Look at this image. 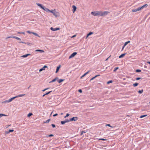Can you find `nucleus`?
Returning <instances> with one entry per match:
<instances>
[{
  "instance_id": "obj_1",
  "label": "nucleus",
  "mask_w": 150,
  "mask_h": 150,
  "mask_svg": "<svg viewBox=\"0 0 150 150\" xmlns=\"http://www.w3.org/2000/svg\"><path fill=\"white\" fill-rule=\"evenodd\" d=\"M109 13V12L108 11H95L92 12L91 14L94 16H105L108 15Z\"/></svg>"
},
{
  "instance_id": "obj_2",
  "label": "nucleus",
  "mask_w": 150,
  "mask_h": 150,
  "mask_svg": "<svg viewBox=\"0 0 150 150\" xmlns=\"http://www.w3.org/2000/svg\"><path fill=\"white\" fill-rule=\"evenodd\" d=\"M47 13L51 12L53 14L55 17H57L59 16L58 12H56L55 10H44Z\"/></svg>"
},
{
  "instance_id": "obj_3",
  "label": "nucleus",
  "mask_w": 150,
  "mask_h": 150,
  "mask_svg": "<svg viewBox=\"0 0 150 150\" xmlns=\"http://www.w3.org/2000/svg\"><path fill=\"white\" fill-rule=\"evenodd\" d=\"M16 98V96L14 97H12L10 99H9L8 100H6L5 101H4L2 102V103H8L11 102L13 100H14L15 98Z\"/></svg>"
},
{
  "instance_id": "obj_4",
  "label": "nucleus",
  "mask_w": 150,
  "mask_h": 150,
  "mask_svg": "<svg viewBox=\"0 0 150 150\" xmlns=\"http://www.w3.org/2000/svg\"><path fill=\"white\" fill-rule=\"evenodd\" d=\"M77 54V52H74L69 57V59L74 57Z\"/></svg>"
},
{
  "instance_id": "obj_5",
  "label": "nucleus",
  "mask_w": 150,
  "mask_h": 150,
  "mask_svg": "<svg viewBox=\"0 0 150 150\" xmlns=\"http://www.w3.org/2000/svg\"><path fill=\"white\" fill-rule=\"evenodd\" d=\"M78 119V118L77 117H73L70 118V121H75L77 120Z\"/></svg>"
},
{
  "instance_id": "obj_6",
  "label": "nucleus",
  "mask_w": 150,
  "mask_h": 150,
  "mask_svg": "<svg viewBox=\"0 0 150 150\" xmlns=\"http://www.w3.org/2000/svg\"><path fill=\"white\" fill-rule=\"evenodd\" d=\"M50 30L53 31H56L58 30H59L60 29V28H54L52 27L50 28Z\"/></svg>"
},
{
  "instance_id": "obj_7",
  "label": "nucleus",
  "mask_w": 150,
  "mask_h": 150,
  "mask_svg": "<svg viewBox=\"0 0 150 150\" xmlns=\"http://www.w3.org/2000/svg\"><path fill=\"white\" fill-rule=\"evenodd\" d=\"M148 6V5H147V4H146L142 6L141 7L138 8L137 9H142L144 8H146V7H147Z\"/></svg>"
},
{
  "instance_id": "obj_8",
  "label": "nucleus",
  "mask_w": 150,
  "mask_h": 150,
  "mask_svg": "<svg viewBox=\"0 0 150 150\" xmlns=\"http://www.w3.org/2000/svg\"><path fill=\"white\" fill-rule=\"evenodd\" d=\"M47 66L46 65H44L42 68L40 69L39 71L41 72L43 70H44L45 69V68H47Z\"/></svg>"
},
{
  "instance_id": "obj_9",
  "label": "nucleus",
  "mask_w": 150,
  "mask_h": 150,
  "mask_svg": "<svg viewBox=\"0 0 150 150\" xmlns=\"http://www.w3.org/2000/svg\"><path fill=\"white\" fill-rule=\"evenodd\" d=\"M15 38V39H16V40H21V39L20 38H19L18 37H16V36L8 37H7L6 39L8 38Z\"/></svg>"
},
{
  "instance_id": "obj_10",
  "label": "nucleus",
  "mask_w": 150,
  "mask_h": 150,
  "mask_svg": "<svg viewBox=\"0 0 150 150\" xmlns=\"http://www.w3.org/2000/svg\"><path fill=\"white\" fill-rule=\"evenodd\" d=\"M36 4H37V5L39 7H40L42 9H45L44 6H42V4H39V3H37Z\"/></svg>"
},
{
  "instance_id": "obj_11",
  "label": "nucleus",
  "mask_w": 150,
  "mask_h": 150,
  "mask_svg": "<svg viewBox=\"0 0 150 150\" xmlns=\"http://www.w3.org/2000/svg\"><path fill=\"white\" fill-rule=\"evenodd\" d=\"M60 67H61L60 65H59L58 66H57V67L56 70V71H55V73H56L58 72Z\"/></svg>"
},
{
  "instance_id": "obj_12",
  "label": "nucleus",
  "mask_w": 150,
  "mask_h": 150,
  "mask_svg": "<svg viewBox=\"0 0 150 150\" xmlns=\"http://www.w3.org/2000/svg\"><path fill=\"white\" fill-rule=\"evenodd\" d=\"M58 79H59L57 77L55 78H54V79H53L52 80V81L50 82L49 83H52V82H54L55 81H56V80H58Z\"/></svg>"
},
{
  "instance_id": "obj_13",
  "label": "nucleus",
  "mask_w": 150,
  "mask_h": 150,
  "mask_svg": "<svg viewBox=\"0 0 150 150\" xmlns=\"http://www.w3.org/2000/svg\"><path fill=\"white\" fill-rule=\"evenodd\" d=\"M31 54H27L24 55H23L22 56H21V57H23V58H25L27 57L28 56L30 55Z\"/></svg>"
},
{
  "instance_id": "obj_14",
  "label": "nucleus",
  "mask_w": 150,
  "mask_h": 150,
  "mask_svg": "<svg viewBox=\"0 0 150 150\" xmlns=\"http://www.w3.org/2000/svg\"><path fill=\"white\" fill-rule=\"evenodd\" d=\"M14 131V130L13 129H9L8 131H7L5 132V133L6 134H8L10 132H13Z\"/></svg>"
},
{
  "instance_id": "obj_15",
  "label": "nucleus",
  "mask_w": 150,
  "mask_h": 150,
  "mask_svg": "<svg viewBox=\"0 0 150 150\" xmlns=\"http://www.w3.org/2000/svg\"><path fill=\"white\" fill-rule=\"evenodd\" d=\"M100 74H98L96 75L95 76L92 77L90 80V81H91V80H93L94 79H95L97 77L100 76Z\"/></svg>"
},
{
  "instance_id": "obj_16",
  "label": "nucleus",
  "mask_w": 150,
  "mask_h": 150,
  "mask_svg": "<svg viewBox=\"0 0 150 150\" xmlns=\"http://www.w3.org/2000/svg\"><path fill=\"white\" fill-rule=\"evenodd\" d=\"M126 54V53L122 54L119 56V58H120L123 57Z\"/></svg>"
},
{
  "instance_id": "obj_17",
  "label": "nucleus",
  "mask_w": 150,
  "mask_h": 150,
  "mask_svg": "<svg viewBox=\"0 0 150 150\" xmlns=\"http://www.w3.org/2000/svg\"><path fill=\"white\" fill-rule=\"evenodd\" d=\"M93 32H89V33L87 34V36H86V37L87 38L89 36L93 34Z\"/></svg>"
},
{
  "instance_id": "obj_18",
  "label": "nucleus",
  "mask_w": 150,
  "mask_h": 150,
  "mask_svg": "<svg viewBox=\"0 0 150 150\" xmlns=\"http://www.w3.org/2000/svg\"><path fill=\"white\" fill-rule=\"evenodd\" d=\"M52 92V91H49L48 92H47L46 93H45V94H44L43 96H42V97H44L45 96V95H47L49 94L51 92Z\"/></svg>"
},
{
  "instance_id": "obj_19",
  "label": "nucleus",
  "mask_w": 150,
  "mask_h": 150,
  "mask_svg": "<svg viewBox=\"0 0 150 150\" xmlns=\"http://www.w3.org/2000/svg\"><path fill=\"white\" fill-rule=\"evenodd\" d=\"M64 79H61L59 80H57V81L59 83H60L62 82H63V81H64Z\"/></svg>"
},
{
  "instance_id": "obj_20",
  "label": "nucleus",
  "mask_w": 150,
  "mask_h": 150,
  "mask_svg": "<svg viewBox=\"0 0 150 150\" xmlns=\"http://www.w3.org/2000/svg\"><path fill=\"white\" fill-rule=\"evenodd\" d=\"M35 51L36 52H40L41 53L44 52V50H35Z\"/></svg>"
},
{
  "instance_id": "obj_21",
  "label": "nucleus",
  "mask_w": 150,
  "mask_h": 150,
  "mask_svg": "<svg viewBox=\"0 0 150 150\" xmlns=\"http://www.w3.org/2000/svg\"><path fill=\"white\" fill-rule=\"evenodd\" d=\"M25 94H20L16 96V98H17L18 97L23 96H25Z\"/></svg>"
},
{
  "instance_id": "obj_22",
  "label": "nucleus",
  "mask_w": 150,
  "mask_h": 150,
  "mask_svg": "<svg viewBox=\"0 0 150 150\" xmlns=\"http://www.w3.org/2000/svg\"><path fill=\"white\" fill-rule=\"evenodd\" d=\"M7 115L2 113L0 114V118L3 116H7Z\"/></svg>"
},
{
  "instance_id": "obj_23",
  "label": "nucleus",
  "mask_w": 150,
  "mask_h": 150,
  "mask_svg": "<svg viewBox=\"0 0 150 150\" xmlns=\"http://www.w3.org/2000/svg\"><path fill=\"white\" fill-rule=\"evenodd\" d=\"M138 85H139V83H134L133 84V86L134 87H135L137 86Z\"/></svg>"
},
{
  "instance_id": "obj_24",
  "label": "nucleus",
  "mask_w": 150,
  "mask_h": 150,
  "mask_svg": "<svg viewBox=\"0 0 150 150\" xmlns=\"http://www.w3.org/2000/svg\"><path fill=\"white\" fill-rule=\"evenodd\" d=\"M50 119H49L47 120H46L44 122H43V123H48L50 121Z\"/></svg>"
},
{
  "instance_id": "obj_25",
  "label": "nucleus",
  "mask_w": 150,
  "mask_h": 150,
  "mask_svg": "<svg viewBox=\"0 0 150 150\" xmlns=\"http://www.w3.org/2000/svg\"><path fill=\"white\" fill-rule=\"evenodd\" d=\"M33 114L32 113L30 112L27 115V117H29L33 115Z\"/></svg>"
},
{
  "instance_id": "obj_26",
  "label": "nucleus",
  "mask_w": 150,
  "mask_h": 150,
  "mask_svg": "<svg viewBox=\"0 0 150 150\" xmlns=\"http://www.w3.org/2000/svg\"><path fill=\"white\" fill-rule=\"evenodd\" d=\"M143 89H142L141 90H139L138 91V93L139 94H141L143 92Z\"/></svg>"
},
{
  "instance_id": "obj_27",
  "label": "nucleus",
  "mask_w": 150,
  "mask_h": 150,
  "mask_svg": "<svg viewBox=\"0 0 150 150\" xmlns=\"http://www.w3.org/2000/svg\"><path fill=\"white\" fill-rule=\"evenodd\" d=\"M32 34H33V35H35L36 36H38V37H40L38 35V34H37V33H35L33 32Z\"/></svg>"
},
{
  "instance_id": "obj_28",
  "label": "nucleus",
  "mask_w": 150,
  "mask_h": 150,
  "mask_svg": "<svg viewBox=\"0 0 150 150\" xmlns=\"http://www.w3.org/2000/svg\"><path fill=\"white\" fill-rule=\"evenodd\" d=\"M61 123L62 125H63L66 123L65 120L62 121H61Z\"/></svg>"
},
{
  "instance_id": "obj_29",
  "label": "nucleus",
  "mask_w": 150,
  "mask_h": 150,
  "mask_svg": "<svg viewBox=\"0 0 150 150\" xmlns=\"http://www.w3.org/2000/svg\"><path fill=\"white\" fill-rule=\"evenodd\" d=\"M147 115H141L140 117V118H142L143 117H145L146 116H147Z\"/></svg>"
},
{
  "instance_id": "obj_30",
  "label": "nucleus",
  "mask_w": 150,
  "mask_h": 150,
  "mask_svg": "<svg viewBox=\"0 0 150 150\" xmlns=\"http://www.w3.org/2000/svg\"><path fill=\"white\" fill-rule=\"evenodd\" d=\"M130 42V41H128L127 42H125V43L124 44L125 45H126L128 44Z\"/></svg>"
},
{
  "instance_id": "obj_31",
  "label": "nucleus",
  "mask_w": 150,
  "mask_h": 150,
  "mask_svg": "<svg viewBox=\"0 0 150 150\" xmlns=\"http://www.w3.org/2000/svg\"><path fill=\"white\" fill-rule=\"evenodd\" d=\"M119 69V67H115L114 68V70L113 71L115 72L117 71V69Z\"/></svg>"
},
{
  "instance_id": "obj_32",
  "label": "nucleus",
  "mask_w": 150,
  "mask_h": 150,
  "mask_svg": "<svg viewBox=\"0 0 150 150\" xmlns=\"http://www.w3.org/2000/svg\"><path fill=\"white\" fill-rule=\"evenodd\" d=\"M141 71V70L139 69H137L136 70V72H140Z\"/></svg>"
},
{
  "instance_id": "obj_33",
  "label": "nucleus",
  "mask_w": 150,
  "mask_h": 150,
  "mask_svg": "<svg viewBox=\"0 0 150 150\" xmlns=\"http://www.w3.org/2000/svg\"><path fill=\"white\" fill-rule=\"evenodd\" d=\"M112 82L113 81H112V80H110L109 81H108L107 82V84H109L110 83H112Z\"/></svg>"
},
{
  "instance_id": "obj_34",
  "label": "nucleus",
  "mask_w": 150,
  "mask_h": 150,
  "mask_svg": "<svg viewBox=\"0 0 150 150\" xmlns=\"http://www.w3.org/2000/svg\"><path fill=\"white\" fill-rule=\"evenodd\" d=\"M107 140V139H104V138H100V139H98V140L105 141V140Z\"/></svg>"
},
{
  "instance_id": "obj_35",
  "label": "nucleus",
  "mask_w": 150,
  "mask_h": 150,
  "mask_svg": "<svg viewBox=\"0 0 150 150\" xmlns=\"http://www.w3.org/2000/svg\"><path fill=\"white\" fill-rule=\"evenodd\" d=\"M69 115V114L68 113H67L66 114L65 116L64 117V118H65L67 117H68Z\"/></svg>"
},
{
  "instance_id": "obj_36",
  "label": "nucleus",
  "mask_w": 150,
  "mask_h": 150,
  "mask_svg": "<svg viewBox=\"0 0 150 150\" xmlns=\"http://www.w3.org/2000/svg\"><path fill=\"white\" fill-rule=\"evenodd\" d=\"M65 121L66 123H67V122H69L70 121V119L69 120L66 119L65 120Z\"/></svg>"
},
{
  "instance_id": "obj_37",
  "label": "nucleus",
  "mask_w": 150,
  "mask_h": 150,
  "mask_svg": "<svg viewBox=\"0 0 150 150\" xmlns=\"http://www.w3.org/2000/svg\"><path fill=\"white\" fill-rule=\"evenodd\" d=\"M53 136H54V135L53 134H50L49 135H48L47 136V137H53Z\"/></svg>"
},
{
  "instance_id": "obj_38",
  "label": "nucleus",
  "mask_w": 150,
  "mask_h": 150,
  "mask_svg": "<svg viewBox=\"0 0 150 150\" xmlns=\"http://www.w3.org/2000/svg\"><path fill=\"white\" fill-rule=\"evenodd\" d=\"M86 131H82L81 132V135H82L83 134V133H86Z\"/></svg>"
},
{
  "instance_id": "obj_39",
  "label": "nucleus",
  "mask_w": 150,
  "mask_h": 150,
  "mask_svg": "<svg viewBox=\"0 0 150 150\" xmlns=\"http://www.w3.org/2000/svg\"><path fill=\"white\" fill-rule=\"evenodd\" d=\"M50 88H45V89H44L43 90H42V91H43V92H44V91H46V90H48V89H49Z\"/></svg>"
},
{
  "instance_id": "obj_40",
  "label": "nucleus",
  "mask_w": 150,
  "mask_h": 150,
  "mask_svg": "<svg viewBox=\"0 0 150 150\" xmlns=\"http://www.w3.org/2000/svg\"><path fill=\"white\" fill-rule=\"evenodd\" d=\"M106 126H108L111 127H113L111 126L110 124H107L106 125Z\"/></svg>"
},
{
  "instance_id": "obj_41",
  "label": "nucleus",
  "mask_w": 150,
  "mask_h": 150,
  "mask_svg": "<svg viewBox=\"0 0 150 150\" xmlns=\"http://www.w3.org/2000/svg\"><path fill=\"white\" fill-rule=\"evenodd\" d=\"M72 8H73V9H76V7L74 5L72 6Z\"/></svg>"
},
{
  "instance_id": "obj_42",
  "label": "nucleus",
  "mask_w": 150,
  "mask_h": 150,
  "mask_svg": "<svg viewBox=\"0 0 150 150\" xmlns=\"http://www.w3.org/2000/svg\"><path fill=\"white\" fill-rule=\"evenodd\" d=\"M141 79H142V78L141 77H137L136 78V80H138Z\"/></svg>"
},
{
  "instance_id": "obj_43",
  "label": "nucleus",
  "mask_w": 150,
  "mask_h": 150,
  "mask_svg": "<svg viewBox=\"0 0 150 150\" xmlns=\"http://www.w3.org/2000/svg\"><path fill=\"white\" fill-rule=\"evenodd\" d=\"M51 126H52L53 128H54L56 127L55 125L54 124H52Z\"/></svg>"
},
{
  "instance_id": "obj_44",
  "label": "nucleus",
  "mask_w": 150,
  "mask_h": 150,
  "mask_svg": "<svg viewBox=\"0 0 150 150\" xmlns=\"http://www.w3.org/2000/svg\"><path fill=\"white\" fill-rule=\"evenodd\" d=\"M78 92H79L80 93H82V90L81 89H79L78 90Z\"/></svg>"
},
{
  "instance_id": "obj_45",
  "label": "nucleus",
  "mask_w": 150,
  "mask_h": 150,
  "mask_svg": "<svg viewBox=\"0 0 150 150\" xmlns=\"http://www.w3.org/2000/svg\"><path fill=\"white\" fill-rule=\"evenodd\" d=\"M139 10H132V12H135Z\"/></svg>"
},
{
  "instance_id": "obj_46",
  "label": "nucleus",
  "mask_w": 150,
  "mask_h": 150,
  "mask_svg": "<svg viewBox=\"0 0 150 150\" xmlns=\"http://www.w3.org/2000/svg\"><path fill=\"white\" fill-rule=\"evenodd\" d=\"M27 32L28 33H29V34H31V33H32H32L33 32H30V31H27Z\"/></svg>"
},
{
  "instance_id": "obj_47",
  "label": "nucleus",
  "mask_w": 150,
  "mask_h": 150,
  "mask_svg": "<svg viewBox=\"0 0 150 150\" xmlns=\"http://www.w3.org/2000/svg\"><path fill=\"white\" fill-rule=\"evenodd\" d=\"M58 115V114L57 113H56L54 114L53 115V117H55V116H57Z\"/></svg>"
},
{
  "instance_id": "obj_48",
  "label": "nucleus",
  "mask_w": 150,
  "mask_h": 150,
  "mask_svg": "<svg viewBox=\"0 0 150 150\" xmlns=\"http://www.w3.org/2000/svg\"><path fill=\"white\" fill-rule=\"evenodd\" d=\"M126 45H125L124 44V45L122 47V51L123 50L124 48V47H125L126 46Z\"/></svg>"
},
{
  "instance_id": "obj_49",
  "label": "nucleus",
  "mask_w": 150,
  "mask_h": 150,
  "mask_svg": "<svg viewBox=\"0 0 150 150\" xmlns=\"http://www.w3.org/2000/svg\"><path fill=\"white\" fill-rule=\"evenodd\" d=\"M86 74H84L81 77V78H82L84 77V76H86Z\"/></svg>"
},
{
  "instance_id": "obj_50",
  "label": "nucleus",
  "mask_w": 150,
  "mask_h": 150,
  "mask_svg": "<svg viewBox=\"0 0 150 150\" xmlns=\"http://www.w3.org/2000/svg\"><path fill=\"white\" fill-rule=\"evenodd\" d=\"M90 71H88L87 72H86L85 73L86 75V74H88L89 72Z\"/></svg>"
},
{
  "instance_id": "obj_51",
  "label": "nucleus",
  "mask_w": 150,
  "mask_h": 150,
  "mask_svg": "<svg viewBox=\"0 0 150 150\" xmlns=\"http://www.w3.org/2000/svg\"><path fill=\"white\" fill-rule=\"evenodd\" d=\"M111 57V55H110V56L108 57V58H107L105 60V61H107L108 60V59H109V58Z\"/></svg>"
},
{
  "instance_id": "obj_52",
  "label": "nucleus",
  "mask_w": 150,
  "mask_h": 150,
  "mask_svg": "<svg viewBox=\"0 0 150 150\" xmlns=\"http://www.w3.org/2000/svg\"><path fill=\"white\" fill-rule=\"evenodd\" d=\"M25 44H27L28 45H29L30 44L29 42H27Z\"/></svg>"
},
{
  "instance_id": "obj_53",
  "label": "nucleus",
  "mask_w": 150,
  "mask_h": 150,
  "mask_svg": "<svg viewBox=\"0 0 150 150\" xmlns=\"http://www.w3.org/2000/svg\"><path fill=\"white\" fill-rule=\"evenodd\" d=\"M19 42V43H23L26 44V42H22V41L20 42Z\"/></svg>"
},
{
  "instance_id": "obj_54",
  "label": "nucleus",
  "mask_w": 150,
  "mask_h": 150,
  "mask_svg": "<svg viewBox=\"0 0 150 150\" xmlns=\"http://www.w3.org/2000/svg\"><path fill=\"white\" fill-rule=\"evenodd\" d=\"M76 35H73L72 37V38H74L76 36Z\"/></svg>"
},
{
  "instance_id": "obj_55",
  "label": "nucleus",
  "mask_w": 150,
  "mask_h": 150,
  "mask_svg": "<svg viewBox=\"0 0 150 150\" xmlns=\"http://www.w3.org/2000/svg\"><path fill=\"white\" fill-rule=\"evenodd\" d=\"M147 63L149 64H150V61H147Z\"/></svg>"
},
{
  "instance_id": "obj_56",
  "label": "nucleus",
  "mask_w": 150,
  "mask_h": 150,
  "mask_svg": "<svg viewBox=\"0 0 150 150\" xmlns=\"http://www.w3.org/2000/svg\"><path fill=\"white\" fill-rule=\"evenodd\" d=\"M73 10V13H74L75 11H76V10Z\"/></svg>"
},
{
  "instance_id": "obj_57",
  "label": "nucleus",
  "mask_w": 150,
  "mask_h": 150,
  "mask_svg": "<svg viewBox=\"0 0 150 150\" xmlns=\"http://www.w3.org/2000/svg\"><path fill=\"white\" fill-rule=\"evenodd\" d=\"M144 68H146L147 67L146 65H144Z\"/></svg>"
},
{
  "instance_id": "obj_58",
  "label": "nucleus",
  "mask_w": 150,
  "mask_h": 150,
  "mask_svg": "<svg viewBox=\"0 0 150 150\" xmlns=\"http://www.w3.org/2000/svg\"><path fill=\"white\" fill-rule=\"evenodd\" d=\"M21 33L24 34H25V33L24 32H21Z\"/></svg>"
},
{
  "instance_id": "obj_59",
  "label": "nucleus",
  "mask_w": 150,
  "mask_h": 150,
  "mask_svg": "<svg viewBox=\"0 0 150 150\" xmlns=\"http://www.w3.org/2000/svg\"><path fill=\"white\" fill-rule=\"evenodd\" d=\"M11 125H8L7 126V127H9V126H11Z\"/></svg>"
},
{
  "instance_id": "obj_60",
  "label": "nucleus",
  "mask_w": 150,
  "mask_h": 150,
  "mask_svg": "<svg viewBox=\"0 0 150 150\" xmlns=\"http://www.w3.org/2000/svg\"><path fill=\"white\" fill-rule=\"evenodd\" d=\"M30 86H30H30H29L28 88V89H29V88L30 87Z\"/></svg>"
},
{
  "instance_id": "obj_61",
  "label": "nucleus",
  "mask_w": 150,
  "mask_h": 150,
  "mask_svg": "<svg viewBox=\"0 0 150 150\" xmlns=\"http://www.w3.org/2000/svg\"><path fill=\"white\" fill-rule=\"evenodd\" d=\"M63 114V113H61L60 114V115H62Z\"/></svg>"
},
{
  "instance_id": "obj_62",
  "label": "nucleus",
  "mask_w": 150,
  "mask_h": 150,
  "mask_svg": "<svg viewBox=\"0 0 150 150\" xmlns=\"http://www.w3.org/2000/svg\"><path fill=\"white\" fill-rule=\"evenodd\" d=\"M21 32H18V34H21Z\"/></svg>"
},
{
  "instance_id": "obj_63",
  "label": "nucleus",
  "mask_w": 150,
  "mask_h": 150,
  "mask_svg": "<svg viewBox=\"0 0 150 150\" xmlns=\"http://www.w3.org/2000/svg\"><path fill=\"white\" fill-rule=\"evenodd\" d=\"M144 71H147L146 70H144Z\"/></svg>"
},
{
  "instance_id": "obj_64",
  "label": "nucleus",
  "mask_w": 150,
  "mask_h": 150,
  "mask_svg": "<svg viewBox=\"0 0 150 150\" xmlns=\"http://www.w3.org/2000/svg\"><path fill=\"white\" fill-rule=\"evenodd\" d=\"M52 113V112H51V114Z\"/></svg>"
}]
</instances>
